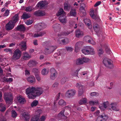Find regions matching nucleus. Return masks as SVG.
I'll list each match as a JSON object with an SVG mask.
<instances>
[{
    "label": "nucleus",
    "mask_w": 121,
    "mask_h": 121,
    "mask_svg": "<svg viewBox=\"0 0 121 121\" xmlns=\"http://www.w3.org/2000/svg\"><path fill=\"white\" fill-rule=\"evenodd\" d=\"M103 63L107 67L110 69L113 68V65L112 61L111 60H108L105 58L103 60Z\"/></svg>",
    "instance_id": "39448f33"
},
{
    "label": "nucleus",
    "mask_w": 121,
    "mask_h": 121,
    "mask_svg": "<svg viewBox=\"0 0 121 121\" xmlns=\"http://www.w3.org/2000/svg\"><path fill=\"white\" fill-rule=\"evenodd\" d=\"M32 71L34 73L35 75L38 74L39 73L38 69L36 68L33 69Z\"/></svg>",
    "instance_id": "de8ad7c7"
},
{
    "label": "nucleus",
    "mask_w": 121,
    "mask_h": 121,
    "mask_svg": "<svg viewBox=\"0 0 121 121\" xmlns=\"http://www.w3.org/2000/svg\"><path fill=\"white\" fill-rule=\"evenodd\" d=\"M93 28L95 31L97 33H98L99 30V26L97 24L93 26Z\"/></svg>",
    "instance_id": "f704fd0d"
},
{
    "label": "nucleus",
    "mask_w": 121,
    "mask_h": 121,
    "mask_svg": "<svg viewBox=\"0 0 121 121\" xmlns=\"http://www.w3.org/2000/svg\"><path fill=\"white\" fill-rule=\"evenodd\" d=\"M35 76L36 78L37 79V80L38 81H39L40 80V77L39 75L38 74H37L35 75Z\"/></svg>",
    "instance_id": "e2e57ef3"
},
{
    "label": "nucleus",
    "mask_w": 121,
    "mask_h": 121,
    "mask_svg": "<svg viewBox=\"0 0 121 121\" xmlns=\"http://www.w3.org/2000/svg\"><path fill=\"white\" fill-rule=\"evenodd\" d=\"M101 3L100 1H98L95 4L94 6L95 7H97L100 5Z\"/></svg>",
    "instance_id": "680f3d73"
},
{
    "label": "nucleus",
    "mask_w": 121,
    "mask_h": 121,
    "mask_svg": "<svg viewBox=\"0 0 121 121\" xmlns=\"http://www.w3.org/2000/svg\"><path fill=\"white\" fill-rule=\"evenodd\" d=\"M87 102L86 99H81L79 102V103L80 105L85 104Z\"/></svg>",
    "instance_id": "e433bc0d"
},
{
    "label": "nucleus",
    "mask_w": 121,
    "mask_h": 121,
    "mask_svg": "<svg viewBox=\"0 0 121 121\" xmlns=\"http://www.w3.org/2000/svg\"><path fill=\"white\" fill-rule=\"evenodd\" d=\"M27 80L30 83L33 84L35 81V79L34 76H31L27 78Z\"/></svg>",
    "instance_id": "aec40b11"
},
{
    "label": "nucleus",
    "mask_w": 121,
    "mask_h": 121,
    "mask_svg": "<svg viewBox=\"0 0 121 121\" xmlns=\"http://www.w3.org/2000/svg\"><path fill=\"white\" fill-rule=\"evenodd\" d=\"M13 99H5L6 102L7 104H10L12 103Z\"/></svg>",
    "instance_id": "79ce46f5"
},
{
    "label": "nucleus",
    "mask_w": 121,
    "mask_h": 121,
    "mask_svg": "<svg viewBox=\"0 0 121 121\" xmlns=\"http://www.w3.org/2000/svg\"><path fill=\"white\" fill-rule=\"evenodd\" d=\"M83 43L81 41H79L75 44V51L77 52H79L80 49L82 48Z\"/></svg>",
    "instance_id": "9b49d317"
},
{
    "label": "nucleus",
    "mask_w": 121,
    "mask_h": 121,
    "mask_svg": "<svg viewBox=\"0 0 121 121\" xmlns=\"http://www.w3.org/2000/svg\"><path fill=\"white\" fill-rule=\"evenodd\" d=\"M105 48V50L107 52V53L109 54H110L111 52L109 48H108V46H107Z\"/></svg>",
    "instance_id": "5fc2aeb1"
},
{
    "label": "nucleus",
    "mask_w": 121,
    "mask_h": 121,
    "mask_svg": "<svg viewBox=\"0 0 121 121\" xmlns=\"http://www.w3.org/2000/svg\"><path fill=\"white\" fill-rule=\"evenodd\" d=\"M75 35L77 37H79L83 35L82 32L81 31L79 30H78L75 31Z\"/></svg>",
    "instance_id": "cd10ccee"
},
{
    "label": "nucleus",
    "mask_w": 121,
    "mask_h": 121,
    "mask_svg": "<svg viewBox=\"0 0 121 121\" xmlns=\"http://www.w3.org/2000/svg\"><path fill=\"white\" fill-rule=\"evenodd\" d=\"M76 86L78 88V96H81L83 94L84 92V86L81 85H80L78 83H77L76 85Z\"/></svg>",
    "instance_id": "6e6552de"
},
{
    "label": "nucleus",
    "mask_w": 121,
    "mask_h": 121,
    "mask_svg": "<svg viewBox=\"0 0 121 121\" xmlns=\"http://www.w3.org/2000/svg\"><path fill=\"white\" fill-rule=\"evenodd\" d=\"M111 108L112 109L114 110H116V106L117 105V104L116 103H112L111 104Z\"/></svg>",
    "instance_id": "09e8293b"
},
{
    "label": "nucleus",
    "mask_w": 121,
    "mask_h": 121,
    "mask_svg": "<svg viewBox=\"0 0 121 121\" xmlns=\"http://www.w3.org/2000/svg\"><path fill=\"white\" fill-rule=\"evenodd\" d=\"M83 60V62H88L89 60L88 58L84 57L82 58Z\"/></svg>",
    "instance_id": "4d7b16f0"
},
{
    "label": "nucleus",
    "mask_w": 121,
    "mask_h": 121,
    "mask_svg": "<svg viewBox=\"0 0 121 121\" xmlns=\"http://www.w3.org/2000/svg\"><path fill=\"white\" fill-rule=\"evenodd\" d=\"M59 84L57 82L55 83L53 85L52 87H56Z\"/></svg>",
    "instance_id": "69168bd1"
},
{
    "label": "nucleus",
    "mask_w": 121,
    "mask_h": 121,
    "mask_svg": "<svg viewBox=\"0 0 121 121\" xmlns=\"http://www.w3.org/2000/svg\"><path fill=\"white\" fill-rule=\"evenodd\" d=\"M67 79V78L65 77L63 78L61 80V83L62 85L64 84L66 81Z\"/></svg>",
    "instance_id": "8fccbe9b"
},
{
    "label": "nucleus",
    "mask_w": 121,
    "mask_h": 121,
    "mask_svg": "<svg viewBox=\"0 0 121 121\" xmlns=\"http://www.w3.org/2000/svg\"><path fill=\"white\" fill-rule=\"evenodd\" d=\"M57 48L56 46H51L50 44L46 43L44 51L46 54H50L52 52Z\"/></svg>",
    "instance_id": "f03ea898"
},
{
    "label": "nucleus",
    "mask_w": 121,
    "mask_h": 121,
    "mask_svg": "<svg viewBox=\"0 0 121 121\" xmlns=\"http://www.w3.org/2000/svg\"><path fill=\"white\" fill-rule=\"evenodd\" d=\"M77 15L75 9H71L70 12V15L71 16L75 17Z\"/></svg>",
    "instance_id": "c756f323"
},
{
    "label": "nucleus",
    "mask_w": 121,
    "mask_h": 121,
    "mask_svg": "<svg viewBox=\"0 0 121 121\" xmlns=\"http://www.w3.org/2000/svg\"><path fill=\"white\" fill-rule=\"evenodd\" d=\"M90 15L91 17L93 19H94L96 21H99L100 20L99 17L97 14H95L93 10H91L90 12Z\"/></svg>",
    "instance_id": "1a4fd4ad"
},
{
    "label": "nucleus",
    "mask_w": 121,
    "mask_h": 121,
    "mask_svg": "<svg viewBox=\"0 0 121 121\" xmlns=\"http://www.w3.org/2000/svg\"><path fill=\"white\" fill-rule=\"evenodd\" d=\"M17 100L20 103L22 104H24L26 102L25 99H18Z\"/></svg>",
    "instance_id": "37998d69"
},
{
    "label": "nucleus",
    "mask_w": 121,
    "mask_h": 121,
    "mask_svg": "<svg viewBox=\"0 0 121 121\" xmlns=\"http://www.w3.org/2000/svg\"><path fill=\"white\" fill-rule=\"evenodd\" d=\"M52 26L56 32L59 31L61 28V25L58 23H56L53 25Z\"/></svg>",
    "instance_id": "dca6fc26"
},
{
    "label": "nucleus",
    "mask_w": 121,
    "mask_h": 121,
    "mask_svg": "<svg viewBox=\"0 0 121 121\" xmlns=\"http://www.w3.org/2000/svg\"><path fill=\"white\" fill-rule=\"evenodd\" d=\"M103 106H101L99 107V108L102 110H103L104 108H107L109 105L108 102L107 101L104 102L103 103Z\"/></svg>",
    "instance_id": "b1692460"
},
{
    "label": "nucleus",
    "mask_w": 121,
    "mask_h": 121,
    "mask_svg": "<svg viewBox=\"0 0 121 121\" xmlns=\"http://www.w3.org/2000/svg\"><path fill=\"white\" fill-rule=\"evenodd\" d=\"M4 51L6 52H9L10 53H12V50L9 48H6L4 50Z\"/></svg>",
    "instance_id": "13d9d810"
},
{
    "label": "nucleus",
    "mask_w": 121,
    "mask_h": 121,
    "mask_svg": "<svg viewBox=\"0 0 121 121\" xmlns=\"http://www.w3.org/2000/svg\"><path fill=\"white\" fill-rule=\"evenodd\" d=\"M33 22V21L32 20H29L27 21L26 22V24L27 25H30L32 24Z\"/></svg>",
    "instance_id": "6e6d98bb"
},
{
    "label": "nucleus",
    "mask_w": 121,
    "mask_h": 121,
    "mask_svg": "<svg viewBox=\"0 0 121 121\" xmlns=\"http://www.w3.org/2000/svg\"><path fill=\"white\" fill-rule=\"evenodd\" d=\"M64 96V94L63 93H61L60 94V93H59L56 96V98H63Z\"/></svg>",
    "instance_id": "3c124183"
},
{
    "label": "nucleus",
    "mask_w": 121,
    "mask_h": 121,
    "mask_svg": "<svg viewBox=\"0 0 121 121\" xmlns=\"http://www.w3.org/2000/svg\"><path fill=\"white\" fill-rule=\"evenodd\" d=\"M37 112L39 113L37 114L38 115L33 117L31 119V121H39V118L41 112V111L40 110H38Z\"/></svg>",
    "instance_id": "a211bd4d"
},
{
    "label": "nucleus",
    "mask_w": 121,
    "mask_h": 121,
    "mask_svg": "<svg viewBox=\"0 0 121 121\" xmlns=\"http://www.w3.org/2000/svg\"><path fill=\"white\" fill-rule=\"evenodd\" d=\"M6 109L5 106L2 103H0V111L2 112L4 111Z\"/></svg>",
    "instance_id": "7c9ffc66"
},
{
    "label": "nucleus",
    "mask_w": 121,
    "mask_h": 121,
    "mask_svg": "<svg viewBox=\"0 0 121 121\" xmlns=\"http://www.w3.org/2000/svg\"><path fill=\"white\" fill-rule=\"evenodd\" d=\"M76 64L78 65H80L83 63L82 58L77 59L76 61Z\"/></svg>",
    "instance_id": "4c0bfd02"
},
{
    "label": "nucleus",
    "mask_w": 121,
    "mask_h": 121,
    "mask_svg": "<svg viewBox=\"0 0 121 121\" xmlns=\"http://www.w3.org/2000/svg\"><path fill=\"white\" fill-rule=\"evenodd\" d=\"M66 17L65 15H62L59 17L58 19L62 23H65L66 22Z\"/></svg>",
    "instance_id": "4be33fe9"
},
{
    "label": "nucleus",
    "mask_w": 121,
    "mask_h": 121,
    "mask_svg": "<svg viewBox=\"0 0 121 121\" xmlns=\"http://www.w3.org/2000/svg\"><path fill=\"white\" fill-rule=\"evenodd\" d=\"M58 104L60 105H66V103L64 100L62 99H60L58 102Z\"/></svg>",
    "instance_id": "c03bdc74"
},
{
    "label": "nucleus",
    "mask_w": 121,
    "mask_h": 121,
    "mask_svg": "<svg viewBox=\"0 0 121 121\" xmlns=\"http://www.w3.org/2000/svg\"><path fill=\"white\" fill-rule=\"evenodd\" d=\"M45 5L44 2L41 1L38 3L37 6L39 8L42 9L45 6Z\"/></svg>",
    "instance_id": "5701e85b"
},
{
    "label": "nucleus",
    "mask_w": 121,
    "mask_h": 121,
    "mask_svg": "<svg viewBox=\"0 0 121 121\" xmlns=\"http://www.w3.org/2000/svg\"><path fill=\"white\" fill-rule=\"evenodd\" d=\"M89 103V104L91 105H97L98 104V101L95 102L91 101H90Z\"/></svg>",
    "instance_id": "603ef678"
},
{
    "label": "nucleus",
    "mask_w": 121,
    "mask_h": 121,
    "mask_svg": "<svg viewBox=\"0 0 121 121\" xmlns=\"http://www.w3.org/2000/svg\"><path fill=\"white\" fill-rule=\"evenodd\" d=\"M108 116L103 114L99 116L97 119V121H106L108 118Z\"/></svg>",
    "instance_id": "ddd939ff"
},
{
    "label": "nucleus",
    "mask_w": 121,
    "mask_h": 121,
    "mask_svg": "<svg viewBox=\"0 0 121 121\" xmlns=\"http://www.w3.org/2000/svg\"><path fill=\"white\" fill-rule=\"evenodd\" d=\"M50 78L52 80H54L56 77V74L57 73L55 69L52 68L50 69Z\"/></svg>",
    "instance_id": "f8f14e48"
},
{
    "label": "nucleus",
    "mask_w": 121,
    "mask_h": 121,
    "mask_svg": "<svg viewBox=\"0 0 121 121\" xmlns=\"http://www.w3.org/2000/svg\"><path fill=\"white\" fill-rule=\"evenodd\" d=\"M46 27V25L44 23H42L40 24L39 26V27L40 29V30H41L45 28Z\"/></svg>",
    "instance_id": "ea45409f"
},
{
    "label": "nucleus",
    "mask_w": 121,
    "mask_h": 121,
    "mask_svg": "<svg viewBox=\"0 0 121 121\" xmlns=\"http://www.w3.org/2000/svg\"><path fill=\"white\" fill-rule=\"evenodd\" d=\"M79 69H77V70H76L75 71H74V73L72 74V75L73 76H78V71H79Z\"/></svg>",
    "instance_id": "864d4df0"
},
{
    "label": "nucleus",
    "mask_w": 121,
    "mask_h": 121,
    "mask_svg": "<svg viewBox=\"0 0 121 121\" xmlns=\"http://www.w3.org/2000/svg\"><path fill=\"white\" fill-rule=\"evenodd\" d=\"M64 111H62L60 112L58 115V117L61 119H65L67 118V117L64 114Z\"/></svg>",
    "instance_id": "393cba45"
},
{
    "label": "nucleus",
    "mask_w": 121,
    "mask_h": 121,
    "mask_svg": "<svg viewBox=\"0 0 121 121\" xmlns=\"http://www.w3.org/2000/svg\"><path fill=\"white\" fill-rule=\"evenodd\" d=\"M38 104V102L37 100H34L31 104V106L33 107L36 106Z\"/></svg>",
    "instance_id": "a19ab883"
},
{
    "label": "nucleus",
    "mask_w": 121,
    "mask_h": 121,
    "mask_svg": "<svg viewBox=\"0 0 121 121\" xmlns=\"http://www.w3.org/2000/svg\"><path fill=\"white\" fill-rule=\"evenodd\" d=\"M17 45L21 47L22 50H25L26 49V43L25 41H22L20 43L17 44Z\"/></svg>",
    "instance_id": "2eb2a0df"
},
{
    "label": "nucleus",
    "mask_w": 121,
    "mask_h": 121,
    "mask_svg": "<svg viewBox=\"0 0 121 121\" xmlns=\"http://www.w3.org/2000/svg\"><path fill=\"white\" fill-rule=\"evenodd\" d=\"M15 24L12 22V21H10L5 26V28L8 30H12L14 28Z\"/></svg>",
    "instance_id": "9d476101"
},
{
    "label": "nucleus",
    "mask_w": 121,
    "mask_h": 121,
    "mask_svg": "<svg viewBox=\"0 0 121 121\" xmlns=\"http://www.w3.org/2000/svg\"><path fill=\"white\" fill-rule=\"evenodd\" d=\"M22 116L23 117L24 119V120L26 121H28L30 117V115L27 112H24L22 113Z\"/></svg>",
    "instance_id": "6ab92c4d"
},
{
    "label": "nucleus",
    "mask_w": 121,
    "mask_h": 121,
    "mask_svg": "<svg viewBox=\"0 0 121 121\" xmlns=\"http://www.w3.org/2000/svg\"><path fill=\"white\" fill-rule=\"evenodd\" d=\"M38 64L36 61L34 60H30L28 64V65L30 67H32Z\"/></svg>",
    "instance_id": "f3484780"
},
{
    "label": "nucleus",
    "mask_w": 121,
    "mask_h": 121,
    "mask_svg": "<svg viewBox=\"0 0 121 121\" xmlns=\"http://www.w3.org/2000/svg\"><path fill=\"white\" fill-rule=\"evenodd\" d=\"M49 71L48 69L44 68L41 71V73L43 75H45L47 74Z\"/></svg>",
    "instance_id": "72a5a7b5"
},
{
    "label": "nucleus",
    "mask_w": 121,
    "mask_h": 121,
    "mask_svg": "<svg viewBox=\"0 0 121 121\" xmlns=\"http://www.w3.org/2000/svg\"><path fill=\"white\" fill-rule=\"evenodd\" d=\"M69 8V6L67 5V4H66V5H65L64 6V9L65 10H68Z\"/></svg>",
    "instance_id": "0e129e2a"
},
{
    "label": "nucleus",
    "mask_w": 121,
    "mask_h": 121,
    "mask_svg": "<svg viewBox=\"0 0 121 121\" xmlns=\"http://www.w3.org/2000/svg\"><path fill=\"white\" fill-rule=\"evenodd\" d=\"M21 55V51L18 49H16L14 51L12 56L13 59L17 60L20 58Z\"/></svg>",
    "instance_id": "423d86ee"
},
{
    "label": "nucleus",
    "mask_w": 121,
    "mask_h": 121,
    "mask_svg": "<svg viewBox=\"0 0 121 121\" xmlns=\"http://www.w3.org/2000/svg\"><path fill=\"white\" fill-rule=\"evenodd\" d=\"M72 32V31H69L61 32L60 34L57 35V37L58 41H59L60 39L62 38L63 37V36L68 35L70 34Z\"/></svg>",
    "instance_id": "0eeeda50"
},
{
    "label": "nucleus",
    "mask_w": 121,
    "mask_h": 121,
    "mask_svg": "<svg viewBox=\"0 0 121 121\" xmlns=\"http://www.w3.org/2000/svg\"><path fill=\"white\" fill-rule=\"evenodd\" d=\"M46 119V117L43 116H42L39 120V121H44Z\"/></svg>",
    "instance_id": "052dcab7"
},
{
    "label": "nucleus",
    "mask_w": 121,
    "mask_h": 121,
    "mask_svg": "<svg viewBox=\"0 0 121 121\" xmlns=\"http://www.w3.org/2000/svg\"><path fill=\"white\" fill-rule=\"evenodd\" d=\"M61 41L63 44L65 45L68 44L69 42L68 39L66 38L61 39Z\"/></svg>",
    "instance_id": "c9c22d12"
},
{
    "label": "nucleus",
    "mask_w": 121,
    "mask_h": 121,
    "mask_svg": "<svg viewBox=\"0 0 121 121\" xmlns=\"http://www.w3.org/2000/svg\"><path fill=\"white\" fill-rule=\"evenodd\" d=\"M26 92L29 98H34L42 94L43 90L41 87H29L26 90Z\"/></svg>",
    "instance_id": "f257e3e1"
},
{
    "label": "nucleus",
    "mask_w": 121,
    "mask_h": 121,
    "mask_svg": "<svg viewBox=\"0 0 121 121\" xmlns=\"http://www.w3.org/2000/svg\"><path fill=\"white\" fill-rule=\"evenodd\" d=\"M8 78H6L5 77H4L2 78V80L3 82H7Z\"/></svg>",
    "instance_id": "338daca9"
},
{
    "label": "nucleus",
    "mask_w": 121,
    "mask_h": 121,
    "mask_svg": "<svg viewBox=\"0 0 121 121\" xmlns=\"http://www.w3.org/2000/svg\"><path fill=\"white\" fill-rule=\"evenodd\" d=\"M46 32L43 31L40 32L39 34H34V36L35 37H37L39 36H42L44 34H46Z\"/></svg>",
    "instance_id": "2f4dec72"
},
{
    "label": "nucleus",
    "mask_w": 121,
    "mask_h": 121,
    "mask_svg": "<svg viewBox=\"0 0 121 121\" xmlns=\"http://www.w3.org/2000/svg\"><path fill=\"white\" fill-rule=\"evenodd\" d=\"M16 29L17 30L21 31H24L26 30V28L24 26L21 24L17 26Z\"/></svg>",
    "instance_id": "412c9836"
},
{
    "label": "nucleus",
    "mask_w": 121,
    "mask_h": 121,
    "mask_svg": "<svg viewBox=\"0 0 121 121\" xmlns=\"http://www.w3.org/2000/svg\"><path fill=\"white\" fill-rule=\"evenodd\" d=\"M90 95L92 97H97L99 95V94L95 92H93L90 93Z\"/></svg>",
    "instance_id": "58836bf2"
},
{
    "label": "nucleus",
    "mask_w": 121,
    "mask_h": 121,
    "mask_svg": "<svg viewBox=\"0 0 121 121\" xmlns=\"http://www.w3.org/2000/svg\"><path fill=\"white\" fill-rule=\"evenodd\" d=\"M12 117L13 118H15L17 117V114L15 110H13L11 111Z\"/></svg>",
    "instance_id": "a18cd8bd"
},
{
    "label": "nucleus",
    "mask_w": 121,
    "mask_h": 121,
    "mask_svg": "<svg viewBox=\"0 0 121 121\" xmlns=\"http://www.w3.org/2000/svg\"><path fill=\"white\" fill-rule=\"evenodd\" d=\"M65 13L63 9H60L56 14V15L58 16H60L62 15H64Z\"/></svg>",
    "instance_id": "c85d7f7f"
},
{
    "label": "nucleus",
    "mask_w": 121,
    "mask_h": 121,
    "mask_svg": "<svg viewBox=\"0 0 121 121\" xmlns=\"http://www.w3.org/2000/svg\"><path fill=\"white\" fill-rule=\"evenodd\" d=\"M66 49L67 51H72L73 50V49L71 47H67L66 48Z\"/></svg>",
    "instance_id": "774afa93"
},
{
    "label": "nucleus",
    "mask_w": 121,
    "mask_h": 121,
    "mask_svg": "<svg viewBox=\"0 0 121 121\" xmlns=\"http://www.w3.org/2000/svg\"><path fill=\"white\" fill-rule=\"evenodd\" d=\"M34 15L36 16L42 17L45 15V13L43 11L39 10L34 12Z\"/></svg>",
    "instance_id": "4468645a"
},
{
    "label": "nucleus",
    "mask_w": 121,
    "mask_h": 121,
    "mask_svg": "<svg viewBox=\"0 0 121 121\" xmlns=\"http://www.w3.org/2000/svg\"><path fill=\"white\" fill-rule=\"evenodd\" d=\"M4 98H11L12 95L10 93L5 92L4 94Z\"/></svg>",
    "instance_id": "a878e982"
},
{
    "label": "nucleus",
    "mask_w": 121,
    "mask_h": 121,
    "mask_svg": "<svg viewBox=\"0 0 121 121\" xmlns=\"http://www.w3.org/2000/svg\"><path fill=\"white\" fill-rule=\"evenodd\" d=\"M33 9L32 7L31 6H29L26 7L25 11L27 12H31Z\"/></svg>",
    "instance_id": "49530a36"
},
{
    "label": "nucleus",
    "mask_w": 121,
    "mask_h": 121,
    "mask_svg": "<svg viewBox=\"0 0 121 121\" xmlns=\"http://www.w3.org/2000/svg\"><path fill=\"white\" fill-rule=\"evenodd\" d=\"M30 17V14H27L26 12L24 13L22 16V17L23 19H27Z\"/></svg>",
    "instance_id": "473e14b6"
},
{
    "label": "nucleus",
    "mask_w": 121,
    "mask_h": 121,
    "mask_svg": "<svg viewBox=\"0 0 121 121\" xmlns=\"http://www.w3.org/2000/svg\"><path fill=\"white\" fill-rule=\"evenodd\" d=\"M86 49H83L82 50V53L85 55L90 54L93 55L95 54L94 49L92 47L89 46H87L86 47Z\"/></svg>",
    "instance_id": "7ed1b4c3"
},
{
    "label": "nucleus",
    "mask_w": 121,
    "mask_h": 121,
    "mask_svg": "<svg viewBox=\"0 0 121 121\" xmlns=\"http://www.w3.org/2000/svg\"><path fill=\"white\" fill-rule=\"evenodd\" d=\"M9 11L8 9H7L5 11V12L4 14V16H8L9 15Z\"/></svg>",
    "instance_id": "bf43d9fd"
},
{
    "label": "nucleus",
    "mask_w": 121,
    "mask_h": 121,
    "mask_svg": "<svg viewBox=\"0 0 121 121\" xmlns=\"http://www.w3.org/2000/svg\"><path fill=\"white\" fill-rule=\"evenodd\" d=\"M76 93V91L74 90L70 89L66 92L65 95L66 98H72L74 96Z\"/></svg>",
    "instance_id": "20e7f679"
},
{
    "label": "nucleus",
    "mask_w": 121,
    "mask_h": 121,
    "mask_svg": "<svg viewBox=\"0 0 121 121\" xmlns=\"http://www.w3.org/2000/svg\"><path fill=\"white\" fill-rule=\"evenodd\" d=\"M19 18L18 15L16 14L13 17V19L10 21H12V23L15 24V23L17 21Z\"/></svg>",
    "instance_id": "bb28decb"
}]
</instances>
